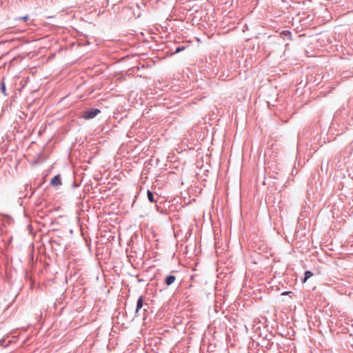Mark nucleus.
<instances>
[{"label":"nucleus","instance_id":"5","mask_svg":"<svg viewBox=\"0 0 353 353\" xmlns=\"http://www.w3.org/2000/svg\"><path fill=\"white\" fill-rule=\"evenodd\" d=\"M281 36L283 39L287 38L289 40H292V33L289 30H283L281 32Z\"/></svg>","mask_w":353,"mask_h":353},{"label":"nucleus","instance_id":"4","mask_svg":"<svg viewBox=\"0 0 353 353\" xmlns=\"http://www.w3.org/2000/svg\"><path fill=\"white\" fill-rule=\"evenodd\" d=\"M143 305V298L142 296H141L137 300V307H136V311H135L136 313L139 312V311L142 308Z\"/></svg>","mask_w":353,"mask_h":353},{"label":"nucleus","instance_id":"11","mask_svg":"<svg viewBox=\"0 0 353 353\" xmlns=\"http://www.w3.org/2000/svg\"><path fill=\"white\" fill-rule=\"evenodd\" d=\"M290 293H292V292H284L282 293V295L288 294H290Z\"/></svg>","mask_w":353,"mask_h":353},{"label":"nucleus","instance_id":"9","mask_svg":"<svg viewBox=\"0 0 353 353\" xmlns=\"http://www.w3.org/2000/svg\"><path fill=\"white\" fill-rule=\"evenodd\" d=\"M185 49V46H179V47H177L174 52V54H177V53H179L180 52L184 50Z\"/></svg>","mask_w":353,"mask_h":353},{"label":"nucleus","instance_id":"7","mask_svg":"<svg viewBox=\"0 0 353 353\" xmlns=\"http://www.w3.org/2000/svg\"><path fill=\"white\" fill-rule=\"evenodd\" d=\"M0 90H1V92L3 93V94L5 97L7 96L6 86V83H5L4 81H3V79L0 83Z\"/></svg>","mask_w":353,"mask_h":353},{"label":"nucleus","instance_id":"6","mask_svg":"<svg viewBox=\"0 0 353 353\" xmlns=\"http://www.w3.org/2000/svg\"><path fill=\"white\" fill-rule=\"evenodd\" d=\"M147 197H148V199L150 201V202H151V203L157 202V201L154 199V194H153L152 192L150 191V190H148L147 191Z\"/></svg>","mask_w":353,"mask_h":353},{"label":"nucleus","instance_id":"1","mask_svg":"<svg viewBox=\"0 0 353 353\" xmlns=\"http://www.w3.org/2000/svg\"><path fill=\"white\" fill-rule=\"evenodd\" d=\"M100 112L101 110L97 108L86 110L83 112L82 118L84 119H91L94 118Z\"/></svg>","mask_w":353,"mask_h":353},{"label":"nucleus","instance_id":"8","mask_svg":"<svg viewBox=\"0 0 353 353\" xmlns=\"http://www.w3.org/2000/svg\"><path fill=\"white\" fill-rule=\"evenodd\" d=\"M313 275L312 272L310 270H307L304 273V278L303 279V282L305 283L308 279H310Z\"/></svg>","mask_w":353,"mask_h":353},{"label":"nucleus","instance_id":"10","mask_svg":"<svg viewBox=\"0 0 353 353\" xmlns=\"http://www.w3.org/2000/svg\"><path fill=\"white\" fill-rule=\"evenodd\" d=\"M28 19V16H24V17H19V20H23L25 21H26Z\"/></svg>","mask_w":353,"mask_h":353},{"label":"nucleus","instance_id":"3","mask_svg":"<svg viewBox=\"0 0 353 353\" xmlns=\"http://www.w3.org/2000/svg\"><path fill=\"white\" fill-rule=\"evenodd\" d=\"M51 184L52 185H54V186H57V185H61V180L60 176L59 175H57V176H54L51 179Z\"/></svg>","mask_w":353,"mask_h":353},{"label":"nucleus","instance_id":"2","mask_svg":"<svg viewBox=\"0 0 353 353\" xmlns=\"http://www.w3.org/2000/svg\"><path fill=\"white\" fill-rule=\"evenodd\" d=\"M176 280V276L174 275H168L165 278V284L169 286L174 283V282Z\"/></svg>","mask_w":353,"mask_h":353}]
</instances>
